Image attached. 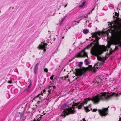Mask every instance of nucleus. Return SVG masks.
Returning <instances> with one entry per match:
<instances>
[{
	"label": "nucleus",
	"instance_id": "f257e3e1",
	"mask_svg": "<svg viewBox=\"0 0 121 121\" xmlns=\"http://www.w3.org/2000/svg\"><path fill=\"white\" fill-rule=\"evenodd\" d=\"M112 98V93L108 92L102 93L98 94L91 99L88 98L84 99V101L77 103L70 104L68 105L64 104L61 107V108L63 110L62 114L64 116L69 114L74 113L75 112L74 109L78 107L81 109V107L85 104L87 103V102L91 100L95 104L98 103L100 100H108Z\"/></svg>",
	"mask_w": 121,
	"mask_h": 121
},
{
	"label": "nucleus",
	"instance_id": "f03ea898",
	"mask_svg": "<svg viewBox=\"0 0 121 121\" xmlns=\"http://www.w3.org/2000/svg\"><path fill=\"white\" fill-rule=\"evenodd\" d=\"M100 33H94L92 35L93 38L92 39L93 40L95 39L94 41L96 42V44L92 47L90 51L92 55L96 56L98 60L102 61L100 63H97L95 65L94 72H95L96 70L95 69L96 68L97 69H98L99 66H100L101 65H103L105 61V60L103 58L99 56V55L103 53L102 52V50H100L98 47V46L99 45L98 40L100 38L98 37V35L100 36Z\"/></svg>",
	"mask_w": 121,
	"mask_h": 121
},
{
	"label": "nucleus",
	"instance_id": "7ed1b4c3",
	"mask_svg": "<svg viewBox=\"0 0 121 121\" xmlns=\"http://www.w3.org/2000/svg\"><path fill=\"white\" fill-rule=\"evenodd\" d=\"M121 32L119 34L115 36L110 42L108 43L107 47L108 48H110L111 45L112 44L116 45L120 44L119 46H121Z\"/></svg>",
	"mask_w": 121,
	"mask_h": 121
},
{
	"label": "nucleus",
	"instance_id": "20e7f679",
	"mask_svg": "<svg viewBox=\"0 0 121 121\" xmlns=\"http://www.w3.org/2000/svg\"><path fill=\"white\" fill-rule=\"evenodd\" d=\"M92 44L90 43L89 45H88L86 48L83 50L81 52L77 54L76 55V57L78 58L79 57H86L88 58L87 53L85 52V50L86 48L89 49L92 46Z\"/></svg>",
	"mask_w": 121,
	"mask_h": 121
},
{
	"label": "nucleus",
	"instance_id": "39448f33",
	"mask_svg": "<svg viewBox=\"0 0 121 121\" xmlns=\"http://www.w3.org/2000/svg\"><path fill=\"white\" fill-rule=\"evenodd\" d=\"M86 73V72L84 70H77L76 72V74L77 76L76 79H77L79 77L83 75H84Z\"/></svg>",
	"mask_w": 121,
	"mask_h": 121
},
{
	"label": "nucleus",
	"instance_id": "423d86ee",
	"mask_svg": "<svg viewBox=\"0 0 121 121\" xmlns=\"http://www.w3.org/2000/svg\"><path fill=\"white\" fill-rule=\"evenodd\" d=\"M108 107H109V106L108 108H103L102 110H99V112L101 116H106L108 114L107 112L108 111Z\"/></svg>",
	"mask_w": 121,
	"mask_h": 121
},
{
	"label": "nucleus",
	"instance_id": "0eeeda50",
	"mask_svg": "<svg viewBox=\"0 0 121 121\" xmlns=\"http://www.w3.org/2000/svg\"><path fill=\"white\" fill-rule=\"evenodd\" d=\"M47 44L46 43H44L43 42L41 43V44H39V47L40 49H44V51L45 52L46 51L45 48H47Z\"/></svg>",
	"mask_w": 121,
	"mask_h": 121
},
{
	"label": "nucleus",
	"instance_id": "6e6552de",
	"mask_svg": "<svg viewBox=\"0 0 121 121\" xmlns=\"http://www.w3.org/2000/svg\"><path fill=\"white\" fill-rule=\"evenodd\" d=\"M91 105L90 104L89 105V106L85 107H84L85 110L86 111V112H88L90 110H92V109L91 108Z\"/></svg>",
	"mask_w": 121,
	"mask_h": 121
},
{
	"label": "nucleus",
	"instance_id": "1a4fd4ad",
	"mask_svg": "<svg viewBox=\"0 0 121 121\" xmlns=\"http://www.w3.org/2000/svg\"><path fill=\"white\" fill-rule=\"evenodd\" d=\"M43 97V95L41 94L38 95L36 97L34 98V99H35L36 98H39V100L42 101V98Z\"/></svg>",
	"mask_w": 121,
	"mask_h": 121
},
{
	"label": "nucleus",
	"instance_id": "9d476101",
	"mask_svg": "<svg viewBox=\"0 0 121 121\" xmlns=\"http://www.w3.org/2000/svg\"><path fill=\"white\" fill-rule=\"evenodd\" d=\"M48 88L49 89V90H48L49 94H48V95H49V94H52L54 90V88H51V86H49Z\"/></svg>",
	"mask_w": 121,
	"mask_h": 121
},
{
	"label": "nucleus",
	"instance_id": "9b49d317",
	"mask_svg": "<svg viewBox=\"0 0 121 121\" xmlns=\"http://www.w3.org/2000/svg\"><path fill=\"white\" fill-rule=\"evenodd\" d=\"M38 63H37L36 64V65L35 67V68H34V72H35V74H36V73L37 71V69H38Z\"/></svg>",
	"mask_w": 121,
	"mask_h": 121
},
{
	"label": "nucleus",
	"instance_id": "f8f14e48",
	"mask_svg": "<svg viewBox=\"0 0 121 121\" xmlns=\"http://www.w3.org/2000/svg\"><path fill=\"white\" fill-rule=\"evenodd\" d=\"M86 3L85 1H84L83 2L82 4L79 5V7L80 8H82L83 6L85 5Z\"/></svg>",
	"mask_w": 121,
	"mask_h": 121
},
{
	"label": "nucleus",
	"instance_id": "ddd939ff",
	"mask_svg": "<svg viewBox=\"0 0 121 121\" xmlns=\"http://www.w3.org/2000/svg\"><path fill=\"white\" fill-rule=\"evenodd\" d=\"M89 32V30L88 29H85L83 30V33L85 34H87Z\"/></svg>",
	"mask_w": 121,
	"mask_h": 121
},
{
	"label": "nucleus",
	"instance_id": "4468645a",
	"mask_svg": "<svg viewBox=\"0 0 121 121\" xmlns=\"http://www.w3.org/2000/svg\"><path fill=\"white\" fill-rule=\"evenodd\" d=\"M88 59H86L84 60V63L86 65H88L89 64V62L88 61Z\"/></svg>",
	"mask_w": 121,
	"mask_h": 121
},
{
	"label": "nucleus",
	"instance_id": "2eb2a0df",
	"mask_svg": "<svg viewBox=\"0 0 121 121\" xmlns=\"http://www.w3.org/2000/svg\"><path fill=\"white\" fill-rule=\"evenodd\" d=\"M66 17H65L64 18L62 19L60 21H59V24L60 25H61V24L63 21L64 20V19Z\"/></svg>",
	"mask_w": 121,
	"mask_h": 121
},
{
	"label": "nucleus",
	"instance_id": "dca6fc26",
	"mask_svg": "<svg viewBox=\"0 0 121 121\" xmlns=\"http://www.w3.org/2000/svg\"><path fill=\"white\" fill-rule=\"evenodd\" d=\"M82 64V62H80L78 66H79L80 67Z\"/></svg>",
	"mask_w": 121,
	"mask_h": 121
},
{
	"label": "nucleus",
	"instance_id": "f3484780",
	"mask_svg": "<svg viewBox=\"0 0 121 121\" xmlns=\"http://www.w3.org/2000/svg\"><path fill=\"white\" fill-rule=\"evenodd\" d=\"M44 71L46 72H48V69L46 68H45L44 69Z\"/></svg>",
	"mask_w": 121,
	"mask_h": 121
},
{
	"label": "nucleus",
	"instance_id": "a211bd4d",
	"mask_svg": "<svg viewBox=\"0 0 121 121\" xmlns=\"http://www.w3.org/2000/svg\"><path fill=\"white\" fill-rule=\"evenodd\" d=\"M42 102V101L39 100L38 101V102L37 103L38 104H39L41 102Z\"/></svg>",
	"mask_w": 121,
	"mask_h": 121
},
{
	"label": "nucleus",
	"instance_id": "6ab92c4d",
	"mask_svg": "<svg viewBox=\"0 0 121 121\" xmlns=\"http://www.w3.org/2000/svg\"><path fill=\"white\" fill-rule=\"evenodd\" d=\"M97 110V109H94L92 111V112H95Z\"/></svg>",
	"mask_w": 121,
	"mask_h": 121
},
{
	"label": "nucleus",
	"instance_id": "aec40b11",
	"mask_svg": "<svg viewBox=\"0 0 121 121\" xmlns=\"http://www.w3.org/2000/svg\"><path fill=\"white\" fill-rule=\"evenodd\" d=\"M54 76V75H53L50 77V79L51 80H53V77Z\"/></svg>",
	"mask_w": 121,
	"mask_h": 121
},
{
	"label": "nucleus",
	"instance_id": "412c9836",
	"mask_svg": "<svg viewBox=\"0 0 121 121\" xmlns=\"http://www.w3.org/2000/svg\"><path fill=\"white\" fill-rule=\"evenodd\" d=\"M8 82L9 83H12V82L11 81H9Z\"/></svg>",
	"mask_w": 121,
	"mask_h": 121
},
{
	"label": "nucleus",
	"instance_id": "4be33fe9",
	"mask_svg": "<svg viewBox=\"0 0 121 121\" xmlns=\"http://www.w3.org/2000/svg\"><path fill=\"white\" fill-rule=\"evenodd\" d=\"M45 92H46V90H44L43 91V93H42V95H43V93H45Z\"/></svg>",
	"mask_w": 121,
	"mask_h": 121
},
{
	"label": "nucleus",
	"instance_id": "5701e85b",
	"mask_svg": "<svg viewBox=\"0 0 121 121\" xmlns=\"http://www.w3.org/2000/svg\"><path fill=\"white\" fill-rule=\"evenodd\" d=\"M118 47H117V46H116L115 47V49H114V50H117V49H118Z\"/></svg>",
	"mask_w": 121,
	"mask_h": 121
},
{
	"label": "nucleus",
	"instance_id": "b1692460",
	"mask_svg": "<svg viewBox=\"0 0 121 121\" xmlns=\"http://www.w3.org/2000/svg\"><path fill=\"white\" fill-rule=\"evenodd\" d=\"M31 83H30V85L28 86V88H30L31 86Z\"/></svg>",
	"mask_w": 121,
	"mask_h": 121
},
{
	"label": "nucleus",
	"instance_id": "393cba45",
	"mask_svg": "<svg viewBox=\"0 0 121 121\" xmlns=\"http://www.w3.org/2000/svg\"><path fill=\"white\" fill-rule=\"evenodd\" d=\"M51 86V88H54H54H55L56 87L55 86Z\"/></svg>",
	"mask_w": 121,
	"mask_h": 121
},
{
	"label": "nucleus",
	"instance_id": "a878e982",
	"mask_svg": "<svg viewBox=\"0 0 121 121\" xmlns=\"http://www.w3.org/2000/svg\"><path fill=\"white\" fill-rule=\"evenodd\" d=\"M86 23H87V22L89 23V21L88 20H86Z\"/></svg>",
	"mask_w": 121,
	"mask_h": 121
},
{
	"label": "nucleus",
	"instance_id": "bb28decb",
	"mask_svg": "<svg viewBox=\"0 0 121 121\" xmlns=\"http://www.w3.org/2000/svg\"><path fill=\"white\" fill-rule=\"evenodd\" d=\"M81 121H86L85 120V118H83Z\"/></svg>",
	"mask_w": 121,
	"mask_h": 121
},
{
	"label": "nucleus",
	"instance_id": "cd10ccee",
	"mask_svg": "<svg viewBox=\"0 0 121 121\" xmlns=\"http://www.w3.org/2000/svg\"><path fill=\"white\" fill-rule=\"evenodd\" d=\"M67 4H68L67 3L66 4V5L65 6H64L65 7L66 6H67Z\"/></svg>",
	"mask_w": 121,
	"mask_h": 121
},
{
	"label": "nucleus",
	"instance_id": "c85d7f7f",
	"mask_svg": "<svg viewBox=\"0 0 121 121\" xmlns=\"http://www.w3.org/2000/svg\"><path fill=\"white\" fill-rule=\"evenodd\" d=\"M68 75H67V76L65 77V78H68Z\"/></svg>",
	"mask_w": 121,
	"mask_h": 121
},
{
	"label": "nucleus",
	"instance_id": "c756f323",
	"mask_svg": "<svg viewBox=\"0 0 121 121\" xmlns=\"http://www.w3.org/2000/svg\"><path fill=\"white\" fill-rule=\"evenodd\" d=\"M94 8L91 11V13H92V11L93 10H94Z\"/></svg>",
	"mask_w": 121,
	"mask_h": 121
},
{
	"label": "nucleus",
	"instance_id": "7c9ffc66",
	"mask_svg": "<svg viewBox=\"0 0 121 121\" xmlns=\"http://www.w3.org/2000/svg\"><path fill=\"white\" fill-rule=\"evenodd\" d=\"M91 12L90 11L88 13V15L90 14V13H91Z\"/></svg>",
	"mask_w": 121,
	"mask_h": 121
},
{
	"label": "nucleus",
	"instance_id": "2f4dec72",
	"mask_svg": "<svg viewBox=\"0 0 121 121\" xmlns=\"http://www.w3.org/2000/svg\"><path fill=\"white\" fill-rule=\"evenodd\" d=\"M89 67L91 66V67H92V66L91 65H89Z\"/></svg>",
	"mask_w": 121,
	"mask_h": 121
},
{
	"label": "nucleus",
	"instance_id": "473e14b6",
	"mask_svg": "<svg viewBox=\"0 0 121 121\" xmlns=\"http://www.w3.org/2000/svg\"><path fill=\"white\" fill-rule=\"evenodd\" d=\"M84 17L85 18H87V16H86V17L85 16Z\"/></svg>",
	"mask_w": 121,
	"mask_h": 121
},
{
	"label": "nucleus",
	"instance_id": "72a5a7b5",
	"mask_svg": "<svg viewBox=\"0 0 121 121\" xmlns=\"http://www.w3.org/2000/svg\"><path fill=\"white\" fill-rule=\"evenodd\" d=\"M68 81H69V82L70 81V79H68Z\"/></svg>",
	"mask_w": 121,
	"mask_h": 121
},
{
	"label": "nucleus",
	"instance_id": "f704fd0d",
	"mask_svg": "<svg viewBox=\"0 0 121 121\" xmlns=\"http://www.w3.org/2000/svg\"><path fill=\"white\" fill-rule=\"evenodd\" d=\"M64 36L62 37V38L63 39H64Z\"/></svg>",
	"mask_w": 121,
	"mask_h": 121
},
{
	"label": "nucleus",
	"instance_id": "c9c22d12",
	"mask_svg": "<svg viewBox=\"0 0 121 121\" xmlns=\"http://www.w3.org/2000/svg\"><path fill=\"white\" fill-rule=\"evenodd\" d=\"M79 22H80V21H78V23Z\"/></svg>",
	"mask_w": 121,
	"mask_h": 121
},
{
	"label": "nucleus",
	"instance_id": "e433bc0d",
	"mask_svg": "<svg viewBox=\"0 0 121 121\" xmlns=\"http://www.w3.org/2000/svg\"><path fill=\"white\" fill-rule=\"evenodd\" d=\"M104 50V51H106V49L105 50Z\"/></svg>",
	"mask_w": 121,
	"mask_h": 121
},
{
	"label": "nucleus",
	"instance_id": "4c0bfd02",
	"mask_svg": "<svg viewBox=\"0 0 121 121\" xmlns=\"http://www.w3.org/2000/svg\"><path fill=\"white\" fill-rule=\"evenodd\" d=\"M120 121H121V119H120Z\"/></svg>",
	"mask_w": 121,
	"mask_h": 121
},
{
	"label": "nucleus",
	"instance_id": "58836bf2",
	"mask_svg": "<svg viewBox=\"0 0 121 121\" xmlns=\"http://www.w3.org/2000/svg\"><path fill=\"white\" fill-rule=\"evenodd\" d=\"M35 121H36V120H35Z\"/></svg>",
	"mask_w": 121,
	"mask_h": 121
},
{
	"label": "nucleus",
	"instance_id": "ea45409f",
	"mask_svg": "<svg viewBox=\"0 0 121 121\" xmlns=\"http://www.w3.org/2000/svg\"><path fill=\"white\" fill-rule=\"evenodd\" d=\"M48 32H50V31L49 30V31H48Z\"/></svg>",
	"mask_w": 121,
	"mask_h": 121
},
{
	"label": "nucleus",
	"instance_id": "a19ab883",
	"mask_svg": "<svg viewBox=\"0 0 121 121\" xmlns=\"http://www.w3.org/2000/svg\"><path fill=\"white\" fill-rule=\"evenodd\" d=\"M1 12V11H0V13Z\"/></svg>",
	"mask_w": 121,
	"mask_h": 121
}]
</instances>
